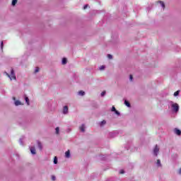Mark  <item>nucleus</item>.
I'll use <instances>...</instances> for the list:
<instances>
[{
	"label": "nucleus",
	"mask_w": 181,
	"mask_h": 181,
	"mask_svg": "<svg viewBox=\"0 0 181 181\" xmlns=\"http://www.w3.org/2000/svg\"><path fill=\"white\" fill-rule=\"evenodd\" d=\"M156 165H157L158 168H162V163H160V159L157 160Z\"/></svg>",
	"instance_id": "nucleus-9"
},
{
	"label": "nucleus",
	"mask_w": 181,
	"mask_h": 181,
	"mask_svg": "<svg viewBox=\"0 0 181 181\" xmlns=\"http://www.w3.org/2000/svg\"><path fill=\"white\" fill-rule=\"evenodd\" d=\"M180 93V90H177L174 93V97H177L179 95V93Z\"/></svg>",
	"instance_id": "nucleus-19"
},
{
	"label": "nucleus",
	"mask_w": 181,
	"mask_h": 181,
	"mask_svg": "<svg viewBox=\"0 0 181 181\" xmlns=\"http://www.w3.org/2000/svg\"><path fill=\"white\" fill-rule=\"evenodd\" d=\"M107 92H105V90L103 91L100 94L101 97H104V95H105Z\"/></svg>",
	"instance_id": "nucleus-22"
},
{
	"label": "nucleus",
	"mask_w": 181,
	"mask_h": 181,
	"mask_svg": "<svg viewBox=\"0 0 181 181\" xmlns=\"http://www.w3.org/2000/svg\"><path fill=\"white\" fill-rule=\"evenodd\" d=\"M179 175H181V168L178 170Z\"/></svg>",
	"instance_id": "nucleus-34"
},
{
	"label": "nucleus",
	"mask_w": 181,
	"mask_h": 181,
	"mask_svg": "<svg viewBox=\"0 0 181 181\" xmlns=\"http://www.w3.org/2000/svg\"><path fill=\"white\" fill-rule=\"evenodd\" d=\"M129 80H130V81H132V80H133L132 75H130V76H129Z\"/></svg>",
	"instance_id": "nucleus-32"
},
{
	"label": "nucleus",
	"mask_w": 181,
	"mask_h": 181,
	"mask_svg": "<svg viewBox=\"0 0 181 181\" xmlns=\"http://www.w3.org/2000/svg\"><path fill=\"white\" fill-rule=\"evenodd\" d=\"M107 57H108V59H112V55L107 54Z\"/></svg>",
	"instance_id": "nucleus-27"
},
{
	"label": "nucleus",
	"mask_w": 181,
	"mask_h": 181,
	"mask_svg": "<svg viewBox=\"0 0 181 181\" xmlns=\"http://www.w3.org/2000/svg\"><path fill=\"white\" fill-rule=\"evenodd\" d=\"M87 8H88V4H86V5L83 6V9H87Z\"/></svg>",
	"instance_id": "nucleus-30"
},
{
	"label": "nucleus",
	"mask_w": 181,
	"mask_h": 181,
	"mask_svg": "<svg viewBox=\"0 0 181 181\" xmlns=\"http://www.w3.org/2000/svg\"><path fill=\"white\" fill-rule=\"evenodd\" d=\"M115 113L116 114V115H118V116L121 115V113L118 112V110H116Z\"/></svg>",
	"instance_id": "nucleus-24"
},
{
	"label": "nucleus",
	"mask_w": 181,
	"mask_h": 181,
	"mask_svg": "<svg viewBox=\"0 0 181 181\" xmlns=\"http://www.w3.org/2000/svg\"><path fill=\"white\" fill-rule=\"evenodd\" d=\"M20 145H23V141H22V139H20Z\"/></svg>",
	"instance_id": "nucleus-33"
},
{
	"label": "nucleus",
	"mask_w": 181,
	"mask_h": 181,
	"mask_svg": "<svg viewBox=\"0 0 181 181\" xmlns=\"http://www.w3.org/2000/svg\"><path fill=\"white\" fill-rule=\"evenodd\" d=\"M55 132H56L57 135H59V134L60 133V129L59 127H57L55 129Z\"/></svg>",
	"instance_id": "nucleus-17"
},
{
	"label": "nucleus",
	"mask_w": 181,
	"mask_h": 181,
	"mask_svg": "<svg viewBox=\"0 0 181 181\" xmlns=\"http://www.w3.org/2000/svg\"><path fill=\"white\" fill-rule=\"evenodd\" d=\"M16 4H18V0H13L11 5H12V6H15V5H16Z\"/></svg>",
	"instance_id": "nucleus-15"
},
{
	"label": "nucleus",
	"mask_w": 181,
	"mask_h": 181,
	"mask_svg": "<svg viewBox=\"0 0 181 181\" xmlns=\"http://www.w3.org/2000/svg\"><path fill=\"white\" fill-rule=\"evenodd\" d=\"M70 156H71L70 150H68L67 151L65 152V158L69 159Z\"/></svg>",
	"instance_id": "nucleus-8"
},
{
	"label": "nucleus",
	"mask_w": 181,
	"mask_h": 181,
	"mask_svg": "<svg viewBox=\"0 0 181 181\" xmlns=\"http://www.w3.org/2000/svg\"><path fill=\"white\" fill-rule=\"evenodd\" d=\"M119 173L120 175H124V173H125V171H124V170H120Z\"/></svg>",
	"instance_id": "nucleus-26"
},
{
	"label": "nucleus",
	"mask_w": 181,
	"mask_h": 181,
	"mask_svg": "<svg viewBox=\"0 0 181 181\" xmlns=\"http://www.w3.org/2000/svg\"><path fill=\"white\" fill-rule=\"evenodd\" d=\"M78 95H86V92L83 91V90H80L79 92H78Z\"/></svg>",
	"instance_id": "nucleus-14"
},
{
	"label": "nucleus",
	"mask_w": 181,
	"mask_h": 181,
	"mask_svg": "<svg viewBox=\"0 0 181 181\" xmlns=\"http://www.w3.org/2000/svg\"><path fill=\"white\" fill-rule=\"evenodd\" d=\"M153 153L154 156H158V154L159 153V147L158 145H156L153 150Z\"/></svg>",
	"instance_id": "nucleus-3"
},
{
	"label": "nucleus",
	"mask_w": 181,
	"mask_h": 181,
	"mask_svg": "<svg viewBox=\"0 0 181 181\" xmlns=\"http://www.w3.org/2000/svg\"><path fill=\"white\" fill-rule=\"evenodd\" d=\"M124 105L128 107H131V103H129L127 100H124Z\"/></svg>",
	"instance_id": "nucleus-12"
},
{
	"label": "nucleus",
	"mask_w": 181,
	"mask_h": 181,
	"mask_svg": "<svg viewBox=\"0 0 181 181\" xmlns=\"http://www.w3.org/2000/svg\"><path fill=\"white\" fill-rule=\"evenodd\" d=\"M62 64H67V59L66 58L62 59Z\"/></svg>",
	"instance_id": "nucleus-16"
},
{
	"label": "nucleus",
	"mask_w": 181,
	"mask_h": 181,
	"mask_svg": "<svg viewBox=\"0 0 181 181\" xmlns=\"http://www.w3.org/2000/svg\"><path fill=\"white\" fill-rule=\"evenodd\" d=\"M104 69H105V66H101L100 67V70H104Z\"/></svg>",
	"instance_id": "nucleus-28"
},
{
	"label": "nucleus",
	"mask_w": 181,
	"mask_h": 181,
	"mask_svg": "<svg viewBox=\"0 0 181 181\" xmlns=\"http://www.w3.org/2000/svg\"><path fill=\"white\" fill-rule=\"evenodd\" d=\"M112 111L115 112L117 111V109H115V107L112 106Z\"/></svg>",
	"instance_id": "nucleus-25"
},
{
	"label": "nucleus",
	"mask_w": 181,
	"mask_h": 181,
	"mask_svg": "<svg viewBox=\"0 0 181 181\" xmlns=\"http://www.w3.org/2000/svg\"><path fill=\"white\" fill-rule=\"evenodd\" d=\"M54 165H57V157H54Z\"/></svg>",
	"instance_id": "nucleus-21"
},
{
	"label": "nucleus",
	"mask_w": 181,
	"mask_h": 181,
	"mask_svg": "<svg viewBox=\"0 0 181 181\" xmlns=\"http://www.w3.org/2000/svg\"><path fill=\"white\" fill-rule=\"evenodd\" d=\"M6 76H8L10 78V80H16V76L15 75V71H13V69H11V75L8 73H6Z\"/></svg>",
	"instance_id": "nucleus-2"
},
{
	"label": "nucleus",
	"mask_w": 181,
	"mask_h": 181,
	"mask_svg": "<svg viewBox=\"0 0 181 181\" xmlns=\"http://www.w3.org/2000/svg\"><path fill=\"white\" fill-rule=\"evenodd\" d=\"M52 180L53 181L56 180V177L54 175L52 176Z\"/></svg>",
	"instance_id": "nucleus-29"
},
{
	"label": "nucleus",
	"mask_w": 181,
	"mask_h": 181,
	"mask_svg": "<svg viewBox=\"0 0 181 181\" xmlns=\"http://www.w3.org/2000/svg\"><path fill=\"white\" fill-rule=\"evenodd\" d=\"M159 4L160 5V6L162 7L163 9H165V3H163V1H160Z\"/></svg>",
	"instance_id": "nucleus-13"
},
{
	"label": "nucleus",
	"mask_w": 181,
	"mask_h": 181,
	"mask_svg": "<svg viewBox=\"0 0 181 181\" xmlns=\"http://www.w3.org/2000/svg\"><path fill=\"white\" fill-rule=\"evenodd\" d=\"M39 67H36L35 69V73H39Z\"/></svg>",
	"instance_id": "nucleus-23"
},
{
	"label": "nucleus",
	"mask_w": 181,
	"mask_h": 181,
	"mask_svg": "<svg viewBox=\"0 0 181 181\" xmlns=\"http://www.w3.org/2000/svg\"><path fill=\"white\" fill-rule=\"evenodd\" d=\"M174 132H175V134H176V135H178V136L181 135V131L180 129H178L177 128H175L174 129Z\"/></svg>",
	"instance_id": "nucleus-6"
},
{
	"label": "nucleus",
	"mask_w": 181,
	"mask_h": 181,
	"mask_svg": "<svg viewBox=\"0 0 181 181\" xmlns=\"http://www.w3.org/2000/svg\"><path fill=\"white\" fill-rule=\"evenodd\" d=\"M107 124V122L105 120H103L102 122H100V127H104Z\"/></svg>",
	"instance_id": "nucleus-10"
},
{
	"label": "nucleus",
	"mask_w": 181,
	"mask_h": 181,
	"mask_svg": "<svg viewBox=\"0 0 181 181\" xmlns=\"http://www.w3.org/2000/svg\"><path fill=\"white\" fill-rule=\"evenodd\" d=\"M25 103H27V105H29V98L28 97H25Z\"/></svg>",
	"instance_id": "nucleus-20"
},
{
	"label": "nucleus",
	"mask_w": 181,
	"mask_h": 181,
	"mask_svg": "<svg viewBox=\"0 0 181 181\" xmlns=\"http://www.w3.org/2000/svg\"><path fill=\"white\" fill-rule=\"evenodd\" d=\"M30 152L32 155H36V148L35 147H30Z\"/></svg>",
	"instance_id": "nucleus-7"
},
{
	"label": "nucleus",
	"mask_w": 181,
	"mask_h": 181,
	"mask_svg": "<svg viewBox=\"0 0 181 181\" xmlns=\"http://www.w3.org/2000/svg\"><path fill=\"white\" fill-rule=\"evenodd\" d=\"M79 129H80L81 132H86V125L81 124V126L79 127Z\"/></svg>",
	"instance_id": "nucleus-5"
},
{
	"label": "nucleus",
	"mask_w": 181,
	"mask_h": 181,
	"mask_svg": "<svg viewBox=\"0 0 181 181\" xmlns=\"http://www.w3.org/2000/svg\"><path fill=\"white\" fill-rule=\"evenodd\" d=\"M14 104L15 105L18 106V105H21V103L19 100H16Z\"/></svg>",
	"instance_id": "nucleus-18"
},
{
	"label": "nucleus",
	"mask_w": 181,
	"mask_h": 181,
	"mask_svg": "<svg viewBox=\"0 0 181 181\" xmlns=\"http://www.w3.org/2000/svg\"><path fill=\"white\" fill-rule=\"evenodd\" d=\"M170 105L173 111V112H179V105L177 103H175L173 101L170 102Z\"/></svg>",
	"instance_id": "nucleus-1"
},
{
	"label": "nucleus",
	"mask_w": 181,
	"mask_h": 181,
	"mask_svg": "<svg viewBox=\"0 0 181 181\" xmlns=\"http://www.w3.org/2000/svg\"><path fill=\"white\" fill-rule=\"evenodd\" d=\"M37 145H38V148L40 151H42V149H43V147L42 146V143H40V141H37Z\"/></svg>",
	"instance_id": "nucleus-11"
},
{
	"label": "nucleus",
	"mask_w": 181,
	"mask_h": 181,
	"mask_svg": "<svg viewBox=\"0 0 181 181\" xmlns=\"http://www.w3.org/2000/svg\"><path fill=\"white\" fill-rule=\"evenodd\" d=\"M62 113L64 115L69 114V107L68 106H64Z\"/></svg>",
	"instance_id": "nucleus-4"
},
{
	"label": "nucleus",
	"mask_w": 181,
	"mask_h": 181,
	"mask_svg": "<svg viewBox=\"0 0 181 181\" xmlns=\"http://www.w3.org/2000/svg\"><path fill=\"white\" fill-rule=\"evenodd\" d=\"M1 49H4V42H1Z\"/></svg>",
	"instance_id": "nucleus-31"
}]
</instances>
